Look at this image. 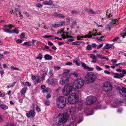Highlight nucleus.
I'll use <instances>...</instances> for the list:
<instances>
[{
	"label": "nucleus",
	"mask_w": 126,
	"mask_h": 126,
	"mask_svg": "<svg viewBox=\"0 0 126 126\" xmlns=\"http://www.w3.org/2000/svg\"><path fill=\"white\" fill-rule=\"evenodd\" d=\"M53 1L51 0H49L48 1H43L42 3L45 5H51L53 3Z\"/></svg>",
	"instance_id": "19"
},
{
	"label": "nucleus",
	"mask_w": 126,
	"mask_h": 126,
	"mask_svg": "<svg viewBox=\"0 0 126 126\" xmlns=\"http://www.w3.org/2000/svg\"><path fill=\"white\" fill-rule=\"evenodd\" d=\"M118 102L119 103L118 104H117V105L116 106V105H114L115 106H114L113 105L112 107H114V108H117L119 106V105L120 103H121L123 102V101H120V100H119V101H118Z\"/></svg>",
	"instance_id": "35"
},
{
	"label": "nucleus",
	"mask_w": 126,
	"mask_h": 126,
	"mask_svg": "<svg viewBox=\"0 0 126 126\" xmlns=\"http://www.w3.org/2000/svg\"><path fill=\"white\" fill-rule=\"evenodd\" d=\"M82 66L83 67L84 69H87L88 66H87L86 64L82 62Z\"/></svg>",
	"instance_id": "30"
},
{
	"label": "nucleus",
	"mask_w": 126,
	"mask_h": 126,
	"mask_svg": "<svg viewBox=\"0 0 126 126\" xmlns=\"http://www.w3.org/2000/svg\"><path fill=\"white\" fill-rule=\"evenodd\" d=\"M48 44L51 46L53 45V44L50 41H48Z\"/></svg>",
	"instance_id": "64"
},
{
	"label": "nucleus",
	"mask_w": 126,
	"mask_h": 126,
	"mask_svg": "<svg viewBox=\"0 0 126 126\" xmlns=\"http://www.w3.org/2000/svg\"><path fill=\"white\" fill-rule=\"evenodd\" d=\"M68 119V115L66 112L64 113L62 116L61 114H59L57 116H55L54 118L53 123L55 124H58L61 122L64 123Z\"/></svg>",
	"instance_id": "1"
},
{
	"label": "nucleus",
	"mask_w": 126,
	"mask_h": 126,
	"mask_svg": "<svg viewBox=\"0 0 126 126\" xmlns=\"http://www.w3.org/2000/svg\"><path fill=\"white\" fill-rule=\"evenodd\" d=\"M69 71L68 69H66L63 71V73L65 75H66L69 72Z\"/></svg>",
	"instance_id": "38"
},
{
	"label": "nucleus",
	"mask_w": 126,
	"mask_h": 126,
	"mask_svg": "<svg viewBox=\"0 0 126 126\" xmlns=\"http://www.w3.org/2000/svg\"><path fill=\"white\" fill-rule=\"evenodd\" d=\"M6 126H16V125L13 123H8Z\"/></svg>",
	"instance_id": "47"
},
{
	"label": "nucleus",
	"mask_w": 126,
	"mask_h": 126,
	"mask_svg": "<svg viewBox=\"0 0 126 126\" xmlns=\"http://www.w3.org/2000/svg\"><path fill=\"white\" fill-rule=\"evenodd\" d=\"M86 48L89 50H91L92 49V47L91 45H88L86 47Z\"/></svg>",
	"instance_id": "37"
},
{
	"label": "nucleus",
	"mask_w": 126,
	"mask_h": 126,
	"mask_svg": "<svg viewBox=\"0 0 126 126\" xmlns=\"http://www.w3.org/2000/svg\"><path fill=\"white\" fill-rule=\"evenodd\" d=\"M96 56L98 58L101 59H102L103 56L102 55L99 54H98Z\"/></svg>",
	"instance_id": "53"
},
{
	"label": "nucleus",
	"mask_w": 126,
	"mask_h": 126,
	"mask_svg": "<svg viewBox=\"0 0 126 126\" xmlns=\"http://www.w3.org/2000/svg\"><path fill=\"white\" fill-rule=\"evenodd\" d=\"M66 99L65 97L60 96L56 100V103L59 109H63L66 104Z\"/></svg>",
	"instance_id": "3"
},
{
	"label": "nucleus",
	"mask_w": 126,
	"mask_h": 126,
	"mask_svg": "<svg viewBox=\"0 0 126 126\" xmlns=\"http://www.w3.org/2000/svg\"><path fill=\"white\" fill-rule=\"evenodd\" d=\"M65 17L64 16H63L62 14H59V18H63Z\"/></svg>",
	"instance_id": "57"
},
{
	"label": "nucleus",
	"mask_w": 126,
	"mask_h": 126,
	"mask_svg": "<svg viewBox=\"0 0 126 126\" xmlns=\"http://www.w3.org/2000/svg\"><path fill=\"white\" fill-rule=\"evenodd\" d=\"M96 78V75L92 72H89L85 77V81L87 84H89L94 82Z\"/></svg>",
	"instance_id": "2"
},
{
	"label": "nucleus",
	"mask_w": 126,
	"mask_h": 126,
	"mask_svg": "<svg viewBox=\"0 0 126 126\" xmlns=\"http://www.w3.org/2000/svg\"><path fill=\"white\" fill-rule=\"evenodd\" d=\"M22 84L24 86H30L31 85L30 83L29 82H24L22 83Z\"/></svg>",
	"instance_id": "31"
},
{
	"label": "nucleus",
	"mask_w": 126,
	"mask_h": 126,
	"mask_svg": "<svg viewBox=\"0 0 126 126\" xmlns=\"http://www.w3.org/2000/svg\"><path fill=\"white\" fill-rule=\"evenodd\" d=\"M119 38V37H115L112 40V41L113 42H115Z\"/></svg>",
	"instance_id": "61"
},
{
	"label": "nucleus",
	"mask_w": 126,
	"mask_h": 126,
	"mask_svg": "<svg viewBox=\"0 0 126 126\" xmlns=\"http://www.w3.org/2000/svg\"><path fill=\"white\" fill-rule=\"evenodd\" d=\"M60 26V24H52L51 27L52 28H56Z\"/></svg>",
	"instance_id": "29"
},
{
	"label": "nucleus",
	"mask_w": 126,
	"mask_h": 126,
	"mask_svg": "<svg viewBox=\"0 0 126 126\" xmlns=\"http://www.w3.org/2000/svg\"><path fill=\"white\" fill-rule=\"evenodd\" d=\"M43 57L42 54L41 53H40L37 56V57L36 58V59H39V60H41Z\"/></svg>",
	"instance_id": "28"
},
{
	"label": "nucleus",
	"mask_w": 126,
	"mask_h": 126,
	"mask_svg": "<svg viewBox=\"0 0 126 126\" xmlns=\"http://www.w3.org/2000/svg\"><path fill=\"white\" fill-rule=\"evenodd\" d=\"M83 116V113H80L78 115L79 117V120L78 122V124H79V123L81 122L82 120V116Z\"/></svg>",
	"instance_id": "20"
},
{
	"label": "nucleus",
	"mask_w": 126,
	"mask_h": 126,
	"mask_svg": "<svg viewBox=\"0 0 126 126\" xmlns=\"http://www.w3.org/2000/svg\"><path fill=\"white\" fill-rule=\"evenodd\" d=\"M72 63L71 62H69L66 63V65H72Z\"/></svg>",
	"instance_id": "59"
},
{
	"label": "nucleus",
	"mask_w": 126,
	"mask_h": 126,
	"mask_svg": "<svg viewBox=\"0 0 126 126\" xmlns=\"http://www.w3.org/2000/svg\"><path fill=\"white\" fill-rule=\"evenodd\" d=\"M97 98L95 97L89 96H88L86 98V101L85 103L87 105H90L95 102Z\"/></svg>",
	"instance_id": "8"
},
{
	"label": "nucleus",
	"mask_w": 126,
	"mask_h": 126,
	"mask_svg": "<svg viewBox=\"0 0 126 126\" xmlns=\"http://www.w3.org/2000/svg\"><path fill=\"white\" fill-rule=\"evenodd\" d=\"M90 58L92 59V60L91 61L93 63H96L97 60H96V57L93 54H91L90 55Z\"/></svg>",
	"instance_id": "16"
},
{
	"label": "nucleus",
	"mask_w": 126,
	"mask_h": 126,
	"mask_svg": "<svg viewBox=\"0 0 126 126\" xmlns=\"http://www.w3.org/2000/svg\"><path fill=\"white\" fill-rule=\"evenodd\" d=\"M84 83V81L82 79L80 78L78 79L73 83L72 84V87L75 90L80 88L83 86Z\"/></svg>",
	"instance_id": "4"
},
{
	"label": "nucleus",
	"mask_w": 126,
	"mask_h": 126,
	"mask_svg": "<svg viewBox=\"0 0 126 126\" xmlns=\"http://www.w3.org/2000/svg\"><path fill=\"white\" fill-rule=\"evenodd\" d=\"M23 40H20V39H18L16 40V42L18 43H21Z\"/></svg>",
	"instance_id": "49"
},
{
	"label": "nucleus",
	"mask_w": 126,
	"mask_h": 126,
	"mask_svg": "<svg viewBox=\"0 0 126 126\" xmlns=\"http://www.w3.org/2000/svg\"><path fill=\"white\" fill-rule=\"evenodd\" d=\"M67 99L69 103L73 104L77 102L79 99V97L77 94L72 93L68 96Z\"/></svg>",
	"instance_id": "5"
},
{
	"label": "nucleus",
	"mask_w": 126,
	"mask_h": 126,
	"mask_svg": "<svg viewBox=\"0 0 126 126\" xmlns=\"http://www.w3.org/2000/svg\"><path fill=\"white\" fill-rule=\"evenodd\" d=\"M103 46V45L102 44H100L97 47V49H99L101 47H102Z\"/></svg>",
	"instance_id": "58"
},
{
	"label": "nucleus",
	"mask_w": 126,
	"mask_h": 126,
	"mask_svg": "<svg viewBox=\"0 0 126 126\" xmlns=\"http://www.w3.org/2000/svg\"><path fill=\"white\" fill-rule=\"evenodd\" d=\"M71 13L73 14H76L79 13V12L77 10H73L71 11Z\"/></svg>",
	"instance_id": "41"
},
{
	"label": "nucleus",
	"mask_w": 126,
	"mask_h": 126,
	"mask_svg": "<svg viewBox=\"0 0 126 126\" xmlns=\"http://www.w3.org/2000/svg\"><path fill=\"white\" fill-rule=\"evenodd\" d=\"M76 21H73L72 23V26H71V27H73V26H74L76 25Z\"/></svg>",
	"instance_id": "52"
},
{
	"label": "nucleus",
	"mask_w": 126,
	"mask_h": 126,
	"mask_svg": "<svg viewBox=\"0 0 126 126\" xmlns=\"http://www.w3.org/2000/svg\"><path fill=\"white\" fill-rule=\"evenodd\" d=\"M11 69L15 70H19L18 68L16 67L13 66H11Z\"/></svg>",
	"instance_id": "40"
},
{
	"label": "nucleus",
	"mask_w": 126,
	"mask_h": 126,
	"mask_svg": "<svg viewBox=\"0 0 126 126\" xmlns=\"http://www.w3.org/2000/svg\"><path fill=\"white\" fill-rule=\"evenodd\" d=\"M16 82H14L11 85H8L7 86V88H9L11 87H13L16 84Z\"/></svg>",
	"instance_id": "27"
},
{
	"label": "nucleus",
	"mask_w": 126,
	"mask_h": 126,
	"mask_svg": "<svg viewBox=\"0 0 126 126\" xmlns=\"http://www.w3.org/2000/svg\"><path fill=\"white\" fill-rule=\"evenodd\" d=\"M75 44L76 45H79L80 43V42L79 41H77L74 42Z\"/></svg>",
	"instance_id": "55"
},
{
	"label": "nucleus",
	"mask_w": 126,
	"mask_h": 126,
	"mask_svg": "<svg viewBox=\"0 0 126 126\" xmlns=\"http://www.w3.org/2000/svg\"><path fill=\"white\" fill-rule=\"evenodd\" d=\"M26 89L25 88L22 89L20 91L21 94L22 95H24L26 92Z\"/></svg>",
	"instance_id": "25"
},
{
	"label": "nucleus",
	"mask_w": 126,
	"mask_h": 126,
	"mask_svg": "<svg viewBox=\"0 0 126 126\" xmlns=\"http://www.w3.org/2000/svg\"><path fill=\"white\" fill-rule=\"evenodd\" d=\"M49 74L51 76H53V73L52 70H50L49 72Z\"/></svg>",
	"instance_id": "48"
},
{
	"label": "nucleus",
	"mask_w": 126,
	"mask_h": 126,
	"mask_svg": "<svg viewBox=\"0 0 126 126\" xmlns=\"http://www.w3.org/2000/svg\"><path fill=\"white\" fill-rule=\"evenodd\" d=\"M69 78L67 76H63L60 80V83L62 85H64L65 84H66L69 82Z\"/></svg>",
	"instance_id": "9"
},
{
	"label": "nucleus",
	"mask_w": 126,
	"mask_h": 126,
	"mask_svg": "<svg viewBox=\"0 0 126 126\" xmlns=\"http://www.w3.org/2000/svg\"><path fill=\"white\" fill-rule=\"evenodd\" d=\"M120 94L122 95L126 98V89L122 87L121 90L119 92Z\"/></svg>",
	"instance_id": "14"
},
{
	"label": "nucleus",
	"mask_w": 126,
	"mask_h": 126,
	"mask_svg": "<svg viewBox=\"0 0 126 126\" xmlns=\"http://www.w3.org/2000/svg\"><path fill=\"white\" fill-rule=\"evenodd\" d=\"M96 39L99 41L100 42L102 41H103L105 39H103L102 37H100L99 38L96 37Z\"/></svg>",
	"instance_id": "36"
},
{
	"label": "nucleus",
	"mask_w": 126,
	"mask_h": 126,
	"mask_svg": "<svg viewBox=\"0 0 126 126\" xmlns=\"http://www.w3.org/2000/svg\"><path fill=\"white\" fill-rule=\"evenodd\" d=\"M101 105L100 104H99L97 105V106L95 108V110H96L97 109H101Z\"/></svg>",
	"instance_id": "51"
},
{
	"label": "nucleus",
	"mask_w": 126,
	"mask_h": 126,
	"mask_svg": "<svg viewBox=\"0 0 126 126\" xmlns=\"http://www.w3.org/2000/svg\"><path fill=\"white\" fill-rule=\"evenodd\" d=\"M12 31L13 32V33L14 32L16 34H18L19 32L18 30L16 28L13 29V31Z\"/></svg>",
	"instance_id": "33"
},
{
	"label": "nucleus",
	"mask_w": 126,
	"mask_h": 126,
	"mask_svg": "<svg viewBox=\"0 0 126 126\" xmlns=\"http://www.w3.org/2000/svg\"><path fill=\"white\" fill-rule=\"evenodd\" d=\"M77 110V109L74 107L70 106L68 108V111L70 114L72 115L76 113Z\"/></svg>",
	"instance_id": "10"
},
{
	"label": "nucleus",
	"mask_w": 126,
	"mask_h": 126,
	"mask_svg": "<svg viewBox=\"0 0 126 126\" xmlns=\"http://www.w3.org/2000/svg\"><path fill=\"white\" fill-rule=\"evenodd\" d=\"M85 11L89 14L92 15H95L98 13H100V11L99 10H97L96 11H94L93 10L91 9L86 8L85 9Z\"/></svg>",
	"instance_id": "11"
},
{
	"label": "nucleus",
	"mask_w": 126,
	"mask_h": 126,
	"mask_svg": "<svg viewBox=\"0 0 126 126\" xmlns=\"http://www.w3.org/2000/svg\"><path fill=\"white\" fill-rule=\"evenodd\" d=\"M54 16L57 18H59V14H57L56 13H54L53 14Z\"/></svg>",
	"instance_id": "42"
},
{
	"label": "nucleus",
	"mask_w": 126,
	"mask_h": 126,
	"mask_svg": "<svg viewBox=\"0 0 126 126\" xmlns=\"http://www.w3.org/2000/svg\"><path fill=\"white\" fill-rule=\"evenodd\" d=\"M45 59L46 60H50L52 59V57L50 55L46 54L44 56Z\"/></svg>",
	"instance_id": "21"
},
{
	"label": "nucleus",
	"mask_w": 126,
	"mask_h": 126,
	"mask_svg": "<svg viewBox=\"0 0 126 126\" xmlns=\"http://www.w3.org/2000/svg\"><path fill=\"white\" fill-rule=\"evenodd\" d=\"M36 110L38 112H39L41 110L40 108L38 107L37 105H36Z\"/></svg>",
	"instance_id": "54"
},
{
	"label": "nucleus",
	"mask_w": 126,
	"mask_h": 126,
	"mask_svg": "<svg viewBox=\"0 0 126 126\" xmlns=\"http://www.w3.org/2000/svg\"><path fill=\"white\" fill-rule=\"evenodd\" d=\"M118 21V20L117 19H113L112 20V24H114L116 22H117Z\"/></svg>",
	"instance_id": "39"
},
{
	"label": "nucleus",
	"mask_w": 126,
	"mask_h": 126,
	"mask_svg": "<svg viewBox=\"0 0 126 126\" xmlns=\"http://www.w3.org/2000/svg\"><path fill=\"white\" fill-rule=\"evenodd\" d=\"M45 104L47 106H48L50 105V101L48 100H46L45 101Z\"/></svg>",
	"instance_id": "32"
},
{
	"label": "nucleus",
	"mask_w": 126,
	"mask_h": 126,
	"mask_svg": "<svg viewBox=\"0 0 126 126\" xmlns=\"http://www.w3.org/2000/svg\"><path fill=\"white\" fill-rule=\"evenodd\" d=\"M41 82V80L40 78H37L35 80V83L36 84H37L38 83H40Z\"/></svg>",
	"instance_id": "26"
},
{
	"label": "nucleus",
	"mask_w": 126,
	"mask_h": 126,
	"mask_svg": "<svg viewBox=\"0 0 126 126\" xmlns=\"http://www.w3.org/2000/svg\"><path fill=\"white\" fill-rule=\"evenodd\" d=\"M83 101H79L78 102V109L79 110H81V109H81L82 108L83 106Z\"/></svg>",
	"instance_id": "17"
},
{
	"label": "nucleus",
	"mask_w": 126,
	"mask_h": 126,
	"mask_svg": "<svg viewBox=\"0 0 126 126\" xmlns=\"http://www.w3.org/2000/svg\"><path fill=\"white\" fill-rule=\"evenodd\" d=\"M22 45L23 46H24L25 45H28L30 46H31V45H33V44H31V42L30 41H29L28 42H25L24 43L22 44Z\"/></svg>",
	"instance_id": "24"
},
{
	"label": "nucleus",
	"mask_w": 126,
	"mask_h": 126,
	"mask_svg": "<svg viewBox=\"0 0 126 126\" xmlns=\"http://www.w3.org/2000/svg\"><path fill=\"white\" fill-rule=\"evenodd\" d=\"M113 45V44H106L104 46V48L109 49L111 47H112Z\"/></svg>",
	"instance_id": "22"
},
{
	"label": "nucleus",
	"mask_w": 126,
	"mask_h": 126,
	"mask_svg": "<svg viewBox=\"0 0 126 126\" xmlns=\"http://www.w3.org/2000/svg\"><path fill=\"white\" fill-rule=\"evenodd\" d=\"M54 36L53 35L48 36L47 35H45L44 36V37L45 38H50L54 37Z\"/></svg>",
	"instance_id": "34"
},
{
	"label": "nucleus",
	"mask_w": 126,
	"mask_h": 126,
	"mask_svg": "<svg viewBox=\"0 0 126 126\" xmlns=\"http://www.w3.org/2000/svg\"><path fill=\"white\" fill-rule=\"evenodd\" d=\"M76 117L75 116H73L70 119L71 124H74L75 126H76V125L77 123L76 121Z\"/></svg>",
	"instance_id": "15"
},
{
	"label": "nucleus",
	"mask_w": 126,
	"mask_h": 126,
	"mask_svg": "<svg viewBox=\"0 0 126 126\" xmlns=\"http://www.w3.org/2000/svg\"><path fill=\"white\" fill-rule=\"evenodd\" d=\"M102 89L105 92L110 91L112 89V87L110 82H106L103 84Z\"/></svg>",
	"instance_id": "7"
},
{
	"label": "nucleus",
	"mask_w": 126,
	"mask_h": 126,
	"mask_svg": "<svg viewBox=\"0 0 126 126\" xmlns=\"http://www.w3.org/2000/svg\"><path fill=\"white\" fill-rule=\"evenodd\" d=\"M73 88L72 84H66L62 90V93L63 95L66 96L68 95L71 92Z\"/></svg>",
	"instance_id": "6"
},
{
	"label": "nucleus",
	"mask_w": 126,
	"mask_h": 126,
	"mask_svg": "<svg viewBox=\"0 0 126 126\" xmlns=\"http://www.w3.org/2000/svg\"><path fill=\"white\" fill-rule=\"evenodd\" d=\"M36 6L39 8H40V7H42V5L40 3H38L36 4Z\"/></svg>",
	"instance_id": "50"
},
{
	"label": "nucleus",
	"mask_w": 126,
	"mask_h": 126,
	"mask_svg": "<svg viewBox=\"0 0 126 126\" xmlns=\"http://www.w3.org/2000/svg\"><path fill=\"white\" fill-rule=\"evenodd\" d=\"M104 73L106 74L109 75L110 74V72L107 70H105L104 71Z\"/></svg>",
	"instance_id": "63"
},
{
	"label": "nucleus",
	"mask_w": 126,
	"mask_h": 126,
	"mask_svg": "<svg viewBox=\"0 0 126 126\" xmlns=\"http://www.w3.org/2000/svg\"><path fill=\"white\" fill-rule=\"evenodd\" d=\"M7 27L8 26H4V27L2 28V29L5 32L13 33V32L12 31H10L8 29V28H7Z\"/></svg>",
	"instance_id": "18"
},
{
	"label": "nucleus",
	"mask_w": 126,
	"mask_h": 126,
	"mask_svg": "<svg viewBox=\"0 0 126 126\" xmlns=\"http://www.w3.org/2000/svg\"><path fill=\"white\" fill-rule=\"evenodd\" d=\"M61 68V67L59 66H54V69L55 70H58Z\"/></svg>",
	"instance_id": "45"
},
{
	"label": "nucleus",
	"mask_w": 126,
	"mask_h": 126,
	"mask_svg": "<svg viewBox=\"0 0 126 126\" xmlns=\"http://www.w3.org/2000/svg\"><path fill=\"white\" fill-rule=\"evenodd\" d=\"M87 69L89 71H93L94 70V68L93 67H90L88 66Z\"/></svg>",
	"instance_id": "44"
},
{
	"label": "nucleus",
	"mask_w": 126,
	"mask_h": 126,
	"mask_svg": "<svg viewBox=\"0 0 126 126\" xmlns=\"http://www.w3.org/2000/svg\"><path fill=\"white\" fill-rule=\"evenodd\" d=\"M73 62L75 63V64L78 66H79L80 65V64L79 63V60H78L77 59L75 58L73 60Z\"/></svg>",
	"instance_id": "23"
},
{
	"label": "nucleus",
	"mask_w": 126,
	"mask_h": 126,
	"mask_svg": "<svg viewBox=\"0 0 126 126\" xmlns=\"http://www.w3.org/2000/svg\"><path fill=\"white\" fill-rule=\"evenodd\" d=\"M57 81V79L52 78H49L47 81V82L51 84H55L56 83Z\"/></svg>",
	"instance_id": "12"
},
{
	"label": "nucleus",
	"mask_w": 126,
	"mask_h": 126,
	"mask_svg": "<svg viewBox=\"0 0 126 126\" xmlns=\"http://www.w3.org/2000/svg\"><path fill=\"white\" fill-rule=\"evenodd\" d=\"M96 68L98 71H100L102 70V69L99 66L96 65Z\"/></svg>",
	"instance_id": "43"
},
{
	"label": "nucleus",
	"mask_w": 126,
	"mask_h": 126,
	"mask_svg": "<svg viewBox=\"0 0 126 126\" xmlns=\"http://www.w3.org/2000/svg\"><path fill=\"white\" fill-rule=\"evenodd\" d=\"M51 96V95L50 94H47L46 96V98H50Z\"/></svg>",
	"instance_id": "62"
},
{
	"label": "nucleus",
	"mask_w": 126,
	"mask_h": 126,
	"mask_svg": "<svg viewBox=\"0 0 126 126\" xmlns=\"http://www.w3.org/2000/svg\"><path fill=\"white\" fill-rule=\"evenodd\" d=\"M26 115L28 118L30 117H34L35 115V113L33 110L30 111L28 113L26 114Z\"/></svg>",
	"instance_id": "13"
},
{
	"label": "nucleus",
	"mask_w": 126,
	"mask_h": 126,
	"mask_svg": "<svg viewBox=\"0 0 126 126\" xmlns=\"http://www.w3.org/2000/svg\"><path fill=\"white\" fill-rule=\"evenodd\" d=\"M25 36V34L24 33H21L20 36V37L21 38L23 39V38Z\"/></svg>",
	"instance_id": "46"
},
{
	"label": "nucleus",
	"mask_w": 126,
	"mask_h": 126,
	"mask_svg": "<svg viewBox=\"0 0 126 126\" xmlns=\"http://www.w3.org/2000/svg\"><path fill=\"white\" fill-rule=\"evenodd\" d=\"M65 24V21H62L61 23V24H60V26H62L64 25Z\"/></svg>",
	"instance_id": "56"
},
{
	"label": "nucleus",
	"mask_w": 126,
	"mask_h": 126,
	"mask_svg": "<svg viewBox=\"0 0 126 126\" xmlns=\"http://www.w3.org/2000/svg\"><path fill=\"white\" fill-rule=\"evenodd\" d=\"M111 61L113 63H116L117 62V60L116 59H112L111 60Z\"/></svg>",
	"instance_id": "60"
}]
</instances>
